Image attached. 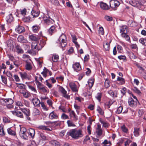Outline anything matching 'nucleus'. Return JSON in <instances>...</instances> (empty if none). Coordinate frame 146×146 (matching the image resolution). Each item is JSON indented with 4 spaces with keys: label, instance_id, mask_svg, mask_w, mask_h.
Wrapping results in <instances>:
<instances>
[{
    "label": "nucleus",
    "instance_id": "obj_60",
    "mask_svg": "<svg viewBox=\"0 0 146 146\" xmlns=\"http://www.w3.org/2000/svg\"><path fill=\"white\" fill-rule=\"evenodd\" d=\"M11 42L12 41L11 40H9L7 42V45L8 47H9L10 49L12 48L13 46V44L11 43Z\"/></svg>",
    "mask_w": 146,
    "mask_h": 146
},
{
    "label": "nucleus",
    "instance_id": "obj_24",
    "mask_svg": "<svg viewBox=\"0 0 146 146\" xmlns=\"http://www.w3.org/2000/svg\"><path fill=\"white\" fill-rule=\"evenodd\" d=\"M17 40L18 41L22 43H26L27 42V40L21 35L19 36L17 38Z\"/></svg>",
    "mask_w": 146,
    "mask_h": 146
},
{
    "label": "nucleus",
    "instance_id": "obj_32",
    "mask_svg": "<svg viewBox=\"0 0 146 146\" xmlns=\"http://www.w3.org/2000/svg\"><path fill=\"white\" fill-rule=\"evenodd\" d=\"M27 132L29 134V135L32 138L34 137L35 134V131L34 129L32 128L29 129Z\"/></svg>",
    "mask_w": 146,
    "mask_h": 146
},
{
    "label": "nucleus",
    "instance_id": "obj_22",
    "mask_svg": "<svg viewBox=\"0 0 146 146\" xmlns=\"http://www.w3.org/2000/svg\"><path fill=\"white\" fill-rule=\"evenodd\" d=\"M35 7H34L32 9L31 12V15L33 16L34 17H37L40 14V12L38 9L35 10Z\"/></svg>",
    "mask_w": 146,
    "mask_h": 146
},
{
    "label": "nucleus",
    "instance_id": "obj_59",
    "mask_svg": "<svg viewBox=\"0 0 146 146\" xmlns=\"http://www.w3.org/2000/svg\"><path fill=\"white\" fill-rule=\"evenodd\" d=\"M104 84L105 87L108 88L110 86V81L106 79L105 81Z\"/></svg>",
    "mask_w": 146,
    "mask_h": 146
},
{
    "label": "nucleus",
    "instance_id": "obj_54",
    "mask_svg": "<svg viewBox=\"0 0 146 146\" xmlns=\"http://www.w3.org/2000/svg\"><path fill=\"white\" fill-rule=\"evenodd\" d=\"M3 125L0 126V135H5V133L4 132L3 129Z\"/></svg>",
    "mask_w": 146,
    "mask_h": 146
},
{
    "label": "nucleus",
    "instance_id": "obj_33",
    "mask_svg": "<svg viewBox=\"0 0 146 146\" xmlns=\"http://www.w3.org/2000/svg\"><path fill=\"white\" fill-rule=\"evenodd\" d=\"M39 136L40 139L43 141H45L48 139V137L43 133L40 132Z\"/></svg>",
    "mask_w": 146,
    "mask_h": 146
},
{
    "label": "nucleus",
    "instance_id": "obj_4",
    "mask_svg": "<svg viewBox=\"0 0 146 146\" xmlns=\"http://www.w3.org/2000/svg\"><path fill=\"white\" fill-rule=\"evenodd\" d=\"M129 3L132 6L137 7L140 10H143L144 9L143 5L142 3H140L139 1L135 0H133L129 1Z\"/></svg>",
    "mask_w": 146,
    "mask_h": 146
},
{
    "label": "nucleus",
    "instance_id": "obj_23",
    "mask_svg": "<svg viewBox=\"0 0 146 146\" xmlns=\"http://www.w3.org/2000/svg\"><path fill=\"white\" fill-rule=\"evenodd\" d=\"M15 31L18 33H21L25 31V29L23 27L19 25L15 29Z\"/></svg>",
    "mask_w": 146,
    "mask_h": 146
},
{
    "label": "nucleus",
    "instance_id": "obj_25",
    "mask_svg": "<svg viewBox=\"0 0 146 146\" xmlns=\"http://www.w3.org/2000/svg\"><path fill=\"white\" fill-rule=\"evenodd\" d=\"M29 37L30 40L34 41H38L41 38V37L36 36L34 35H29Z\"/></svg>",
    "mask_w": 146,
    "mask_h": 146
},
{
    "label": "nucleus",
    "instance_id": "obj_28",
    "mask_svg": "<svg viewBox=\"0 0 146 146\" xmlns=\"http://www.w3.org/2000/svg\"><path fill=\"white\" fill-rule=\"evenodd\" d=\"M7 131L9 135L13 136H16V133L15 131L13 130L11 128H9L7 129Z\"/></svg>",
    "mask_w": 146,
    "mask_h": 146
},
{
    "label": "nucleus",
    "instance_id": "obj_35",
    "mask_svg": "<svg viewBox=\"0 0 146 146\" xmlns=\"http://www.w3.org/2000/svg\"><path fill=\"white\" fill-rule=\"evenodd\" d=\"M121 36L124 38L127 41L130 42V38L127 34V33H121Z\"/></svg>",
    "mask_w": 146,
    "mask_h": 146
},
{
    "label": "nucleus",
    "instance_id": "obj_29",
    "mask_svg": "<svg viewBox=\"0 0 146 146\" xmlns=\"http://www.w3.org/2000/svg\"><path fill=\"white\" fill-rule=\"evenodd\" d=\"M38 128L39 129L44 130L48 131H51V129L49 128L48 126L43 125H40L38 127Z\"/></svg>",
    "mask_w": 146,
    "mask_h": 146
},
{
    "label": "nucleus",
    "instance_id": "obj_19",
    "mask_svg": "<svg viewBox=\"0 0 146 146\" xmlns=\"http://www.w3.org/2000/svg\"><path fill=\"white\" fill-rule=\"evenodd\" d=\"M69 116L70 117H73L74 121H76L78 120V117L76 115V114L73 110H72L69 113Z\"/></svg>",
    "mask_w": 146,
    "mask_h": 146
},
{
    "label": "nucleus",
    "instance_id": "obj_45",
    "mask_svg": "<svg viewBox=\"0 0 146 146\" xmlns=\"http://www.w3.org/2000/svg\"><path fill=\"white\" fill-rule=\"evenodd\" d=\"M50 2L52 4L55 6L60 5V3L58 0H50Z\"/></svg>",
    "mask_w": 146,
    "mask_h": 146
},
{
    "label": "nucleus",
    "instance_id": "obj_27",
    "mask_svg": "<svg viewBox=\"0 0 146 146\" xmlns=\"http://www.w3.org/2000/svg\"><path fill=\"white\" fill-rule=\"evenodd\" d=\"M15 105L17 106H18L19 109L18 110H21L22 108H24V105L23 102L21 101H17L15 102Z\"/></svg>",
    "mask_w": 146,
    "mask_h": 146
},
{
    "label": "nucleus",
    "instance_id": "obj_20",
    "mask_svg": "<svg viewBox=\"0 0 146 146\" xmlns=\"http://www.w3.org/2000/svg\"><path fill=\"white\" fill-rule=\"evenodd\" d=\"M58 117V115L54 111L50 113L49 115V117L51 119H57Z\"/></svg>",
    "mask_w": 146,
    "mask_h": 146
},
{
    "label": "nucleus",
    "instance_id": "obj_39",
    "mask_svg": "<svg viewBox=\"0 0 146 146\" xmlns=\"http://www.w3.org/2000/svg\"><path fill=\"white\" fill-rule=\"evenodd\" d=\"M140 130L139 128H135L133 132L134 135L136 137H138L139 135Z\"/></svg>",
    "mask_w": 146,
    "mask_h": 146
},
{
    "label": "nucleus",
    "instance_id": "obj_18",
    "mask_svg": "<svg viewBox=\"0 0 146 146\" xmlns=\"http://www.w3.org/2000/svg\"><path fill=\"white\" fill-rule=\"evenodd\" d=\"M72 68L74 71L77 72L81 70V67L79 63L76 62L72 65Z\"/></svg>",
    "mask_w": 146,
    "mask_h": 146
},
{
    "label": "nucleus",
    "instance_id": "obj_41",
    "mask_svg": "<svg viewBox=\"0 0 146 146\" xmlns=\"http://www.w3.org/2000/svg\"><path fill=\"white\" fill-rule=\"evenodd\" d=\"M117 80L119 82V84L120 85H123L125 82L124 79L123 78L118 77L117 79Z\"/></svg>",
    "mask_w": 146,
    "mask_h": 146
},
{
    "label": "nucleus",
    "instance_id": "obj_13",
    "mask_svg": "<svg viewBox=\"0 0 146 146\" xmlns=\"http://www.w3.org/2000/svg\"><path fill=\"white\" fill-rule=\"evenodd\" d=\"M59 90L63 94V97L67 99H69L70 98V96L66 94V91L64 89L63 87H60L59 88Z\"/></svg>",
    "mask_w": 146,
    "mask_h": 146
},
{
    "label": "nucleus",
    "instance_id": "obj_46",
    "mask_svg": "<svg viewBox=\"0 0 146 146\" xmlns=\"http://www.w3.org/2000/svg\"><path fill=\"white\" fill-rule=\"evenodd\" d=\"M40 91L44 94H47L49 92L48 90H47V88L44 86L42 88Z\"/></svg>",
    "mask_w": 146,
    "mask_h": 146
},
{
    "label": "nucleus",
    "instance_id": "obj_58",
    "mask_svg": "<svg viewBox=\"0 0 146 146\" xmlns=\"http://www.w3.org/2000/svg\"><path fill=\"white\" fill-rule=\"evenodd\" d=\"M2 82L5 84H7V78L5 76H1Z\"/></svg>",
    "mask_w": 146,
    "mask_h": 146
},
{
    "label": "nucleus",
    "instance_id": "obj_6",
    "mask_svg": "<svg viewBox=\"0 0 146 146\" xmlns=\"http://www.w3.org/2000/svg\"><path fill=\"white\" fill-rule=\"evenodd\" d=\"M94 81V79H92L89 80L88 82V84H86V86L87 88H89V90L88 89L86 93L88 96H91L92 94V92L90 90L93 85Z\"/></svg>",
    "mask_w": 146,
    "mask_h": 146
},
{
    "label": "nucleus",
    "instance_id": "obj_2",
    "mask_svg": "<svg viewBox=\"0 0 146 146\" xmlns=\"http://www.w3.org/2000/svg\"><path fill=\"white\" fill-rule=\"evenodd\" d=\"M20 131L19 134L20 137L25 139L27 140L29 137V134L27 131L25 127L19 125Z\"/></svg>",
    "mask_w": 146,
    "mask_h": 146
},
{
    "label": "nucleus",
    "instance_id": "obj_44",
    "mask_svg": "<svg viewBox=\"0 0 146 146\" xmlns=\"http://www.w3.org/2000/svg\"><path fill=\"white\" fill-rule=\"evenodd\" d=\"M59 59V56L58 55L53 54L51 60L53 62H56Z\"/></svg>",
    "mask_w": 146,
    "mask_h": 146
},
{
    "label": "nucleus",
    "instance_id": "obj_57",
    "mask_svg": "<svg viewBox=\"0 0 146 146\" xmlns=\"http://www.w3.org/2000/svg\"><path fill=\"white\" fill-rule=\"evenodd\" d=\"M99 33L100 35H103L104 34V29L102 27H100L99 28Z\"/></svg>",
    "mask_w": 146,
    "mask_h": 146
},
{
    "label": "nucleus",
    "instance_id": "obj_48",
    "mask_svg": "<svg viewBox=\"0 0 146 146\" xmlns=\"http://www.w3.org/2000/svg\"><path fill=\"white\" fill-rule=\"evenodd\" d=\"M19 12L23 16H25L26 15L27 13V9L25 8L20 9Z\"/></svg>",
    "mask_w": 146,
    "mask_h": 146
},
{
    "label": "nucleus",
    "instance_id": "obj_17",
    "mask_svg": "<svg viewBox=\"0 0 146 146\" xmlns=\"http://www.w3.org/2000/svg\"><path fill=\"white\" fill-rule=\"evenodd\" d=\"M69 86L73 91L74 92L78 91V88L75 83L73 82H70L69 84Z\"/></svg>",
    "mask_w": 146,
    "mask_h": 146
},
{
    "label": "nucleus",
    "instance_id": "obj_63",
    "mask_svg": "<svg viewBox=\"0 0 146 146\" xmlns=\"http://www.w3.org/2000/svg\"><path fill=\"white\" fill-rule=\"evenodd\" d=\"M123 110V107L122 106H119L117 108L116 113L117 114H119L121 113Z\"/></svg>",
    "mask_w": 146,
    "mask_h": 146
},
{
    "label": "nucleus",
    "instance_id": "obj_61",
    "mask_svg": "<svg viewBox=\"0 0 146 146\" xmlns=\"http://www.w3.org/2000/svg\"><path fill=\"white\" fill-rule=\"evenodd\" d=\"M61 117L63 119H69L68 116L64 113H63L62 114Z\"/></svg>",
    "mask_w": 146,
    "mask_h": 146
},
{
    "label": "nucleus",
    "instance_id": "obj_42",
    "mask_svg": "<svg viewBox=\"0 0 146 146\" xmlns=\"http://www.w3.org/2000/svg\"><path fill=\"white\" fill-rule=\"evenodd\" d=\"M117 91H114V92L111 90H110L108 92V93L109 94H110L111 96L112 97H117Z\"/></svg>",
    "mask_w": 146,
    "mask_h": 146
},
{
    "label": "nucleus",
    "instance_id": "obj_49",
    "mask_svg": "<svg viewBox=\"0 0 146 146\" xmlns=\"http://www.w3.org/2000/svg\"><path fill=\"white\" fill-rule=\"evenodd\" d=\"M40 112L39 110L36 108H34L33 110V114L34 115H39L40 114Z\"/></svg>",
    "mask_w": 146,
    "mask_h": 146
},
{
    "label": "nucleus",
    "instance_id": "obj_8",
    "mask_svg": "<svg viewBox=\"0 0 146 146\" xmlns=\"http://www.w3.org/2000/svg\"><path fill=\"white\" fill-rule=\"evenodd\" d=\"M110 7L113 9L115 10L116 8L119 5V2L116 0H111L110 2Z\"/></svg>",
    "mask_w": 146,
    "mask_h": 146
},
{
    "label": "nucleus",
    "instance_id": "obj_26",
    "mask_svg": "<svg viewBox=\"0 0 146 146\" xmlns=\"http://www.w3.org/2000/svg\"><path fill=\"white\" fill-rule=\"evenodd\" d=\"M120 33H127V27L126 25H123L119 27Z\"/></svg>",
    "mask_w": 146,
    "mask_h": 146
},
{
    "label": "nucleus",
    "instance_id": "obj_15",
    "mask_svg": "<svg viewBox=\"0 0 146 146\" xmlns=\"http://www.w3.org/2000/svg\"><path fill=\"white\" fill-rule=\"evenodd\" d=\"M39 45L38 43L33 42L31 44V48L34 51H38L41 49V48H39Z\"/></svg>",
    "mask_w": 146,
    "mask_h": 146
},
{
    "label": "nucleus",
    "instance_id": "obj_52",
    "mask_svg": "<svg viewBox=\"0 0 146 146\" xmlns=\"http://www.w3.org/2000/svg\"><path fill=\"white\" fill-rule=\"evenodd\" d=\"M139 41L142 44L146 46V38H141Z\"/></svg>",
    "mask_w": 146,
    "mask_h": 146
},
{
    "label": "nucleus",
    "instance_id": "obj_9",
    "mask_svg": "<svg viewBox=\"0 0 146 146\" xmlns=\"http://www.w3.org/2000/svg\"><path fill=\"white\" fill-rule=\"evenodd\" d=\"M95 134L97 137H99L102 134V130L101 128V125L98 124L96 128Z\"/></svg>",
    "mask_w": 146,
    "mask_h": 146
},
{
    "label": "nucleus",
    "instance_id": "obj_11",
    "mask_svg": "<svg viewBox=\"0 0 146 146\" xmlns=\"http://www.w3.org/2000/svg\"><path fill=\"white\" fill-rule=\"evenodd\" d=\"M137 100L134 101L132 98L129 99L128 103L129 106L132 107H135L136 106L137 104Z\"/></svg>",
    "mask_w": 146,
    "mask_h": 146
},
{
    "label": "nucleus",
    "instance_id": "obj_51",
    "mask_svg": "<svg viewBox=\"0 0 146 146\" xmlns=\"http://www.w3.org/2000/svg\"><path fill=\"white\" fill-rule=\"evenodd\" d=\"M23 58L24 59V61L26 62V61H29V60H31L30 59V57L28 55L24 54L23 56Z\"/></svg>",
    "mask_w": 146,
    "mask_h": 146
},
{
    "label": "nucleus",
    "instance_id": "obj_40",
    "mask_svg": "<svg viewBox=\"0 0 146 146\" xmlns=\"http://www.w3.org/2000/svg\"><path fill=\"white\" fill-rule=\"evenodd\" d=\"M19 74L22 79H25L28 78V75L25 72H19Z\"/></svg>",
    "mask_w": 146,
    "mask_h": 146
},
{
    "label": "nucleus",
    "instance_id": "obj_1",
    "mask_svg": "<svg viewBox=\"0 0 146 146\" xmlns=\"http://www.w3.org/2000/svg\"><path fill=\"white\" fill-rule=\"evenodd\" d=\"M68 135L73 138L78 139L82 136V131L80 129H72L68 132Z\"/></svg>",
    "mask_w": 146,
    "mask_h": 146
},
{
    "label": "nucleus",
    "instance_id": "obj_47",
    "mask_svg": "<svg viewBox=\"0 0 146 146\" xmlns=\"http://www.w3.org/2000/svg\"><path fill=\"white\" fill-rule=\"evenodd\" d=\"M121 129L123 132L125 133H127L128 131V129L124 125H123L121 126Z\"/></svg>",
    "mask_w": 146,
    "mask_h": 146
},
{
    "label": "nucleus",
    "instance_id": "obj_55",
    "mask_svg": "<svg viewBox=\"0 0 146 146\" xmlns=\"http://www.w3.org/2000/svg\"><path fill=\"white\" fill-rule=\"evenodd\" d=\"M102 96V94L101 93H98L96 96V98L98 100L99 102L101 101V99Z\"/></svg>",
    "mask_w": 146,
    "mask_h": 146
},
{
    "label": "nucleus",
    "instance_id": "obj_14",
    "mask_svg": "<svg viewBox=\"0 0 146 146\" xmlns=\"http://www.w3.org/2000/svg\"><path fill=\"white\" fill-rule=\"evenodd\" d=\"M32 62L31 60H29V61L27 60L26 62L25 68L28 70H31L32 68Z\"/></svg>",
    "mask_w": 146,
    "mask_h": 146
},
{
    "label": "nucleus",
    "instance_id": "obj_12",
    "mask_svg": "<svg viewBox=\"0 0 146 146\" xmlns=\"http://www.w3.org/2000/svg\"><path fill=\"white\" fill-rule=\"evenodd\" d=\"M21 110L26 115L28 120H30V118L29 117L30 115L29 110L24 107L23 108H22Z\"/></svg>",
    "mask_w": 146,
    "mask_h": 146
},
{
    "label": "nucleus",
    "instance_id": "obj_62",
    "mask_svg": "<svg viewBox=\"0 0 146 146\" xmlns=\"http://www.w3.org/2000/svg\"><path fill=\"white\" fill-rule=\"evenodd\" d=\"M23 104L24 105L27 107H29V101L25 100H23Z\"/></svg>",
    "mask_w": 146,
    "mask_h": 146
},
{
    "label": "nucleus",
    "instance_id": "obj_56",
    "mask_svg": "<svg viewBox=\"0 0 146 146\" xmlns=\"http://www.w3.org/2000/svg\"><path fill=\"white\" fill-rule=\"evenodd\" d=\"M133 90L135 93H137L139 95H140L141 94V91L136 87H135L133 88Z\"/></svg>",
    "mask_w": 146,
    "mask_h": 146
},
{
    "label": "nucleus",
    "instance_id": "obj_31",
    "mask_svg": "<svg viewBox=\"0 0 146 146\" xmlns=\"http://www.w3.org/2000/svg\"><path fill=\"white\" fill-rule=\"evenodd\" d=\"M100 121L102 124L103 127L105 128H108L110 126V124L107 121L100 119Z\"/></svg>",
    "mask_w": 146,
    "mask_h": 146
},
{
    "label": "nucleus",
    "instance_id": "obj_43",
    "mask_svg": "<svg viewBox=\"0 0 146 146\" xmlns=\"http://www.w3.org/2000/svg\"><path fill=\"white\" fill-rule=\"evenodd\" d=\"M39 26L37 25H34L32 27V30L34 33H36L39 30Z\"/></svg>",
    "mask_w": 146,
    "mask_h": 146
},
{
    "label": "nucleus",
    "instance_id": "obj_64",
    "mask_svg": "<svg viewBox=\"0 0 146 146\" xmlns=\"http://www.w3.org/2000/svg\"><path fill=\"white\" fill-rule=\"evenodd\" d=\"M3 121L5 123H9L10 121V119L9 118L4 117L3 118Z\"/></svg>",
    "mask_w": 146,
    "mask_h": 146
},
{
    "label": "nucleus",
    "instance_id": "obj_30",
    "mask_svg": "<svg viewBox=\"0 0 146 146\" xmlns=\"http://www.w3.org/2000/svg\"><path fill=\"white\" fill-rule=\"evenodd\" d=\"M12 113L15 115L21 118H23V116L22 112L20 111H12Z\"/></svg>",
    "mask_w": 146,
    "mask_h": 146
},
{
    "label": "nucleus",
    "instance_id": "obj_7",
    "mask_svg": "<svg viewBox=\"0 0 146 146\" xmlns=\"http://www.w3.org/2000/svg\"><path fill=\"white\" fill-rule=\"evenodd\" d=\"M47 15L48 16L47 17L45 16H44L43 17V19L45 23L48 25H50L54 23V21L52 19L50 18L49 15V14L48 12H47Z\"/></svg>",
    "mask_w": 146,
    "mask_h": 146
},
{
    "label": "nucleus",
    "instance_id": "obj_37",
    "mask_svg": "<svg viewBox=\"0 0 146 146\" xmlns=\"http://www.w3.org/2000/svg\"><path fill=\"white\" fill-rule=\"evenodd\" d=\"M100 6L102 9L104 10H107L108 9V6L105 3L101 2L100 3Z\"/></svg>",
    "mask_w": 146,
    "mask_h": 146
},
{
    "label": "nucleus",
    "instance_id": "obj_5",
    "mask_svg": "<svg viewBox=\"0 0 146 146\" xmlns=\"http://www.w3.org/2000/svg\"><path fill=\"white\" fill-rule=\"evenodd\" d=\"M1 102H5V105L7 108L9 109L13 108V106L12 104L13 103V101L11 99H5L4 100H1Z\"/></svg>",
    "mask_w": 146,
    "mask_h": 146
},
{
    "label": "nucleus",
    "instance_id": "obj_21",
    "mask_svg": "<svg viewBox=\"0 0 146 146\" xmlns=\"http://www.w3.org/2000/svg\"><path fill=\"white\" fill-rule=\"evenodd\" d=\"M40 40V43L39 44V48H41V49L46 44V38L45 37L44 38H41Z\"/></svg>",
    "mask_w": 146,
    "mask_h": 146
},
{
    "label": "nucleus",
    "instance_id": "obj_10",
    "mask_svg": "<svg viewBox=\"0 0 146 146\" xmlns=\"http://www.w3.org/2000/svg\"><path fill=\"white\" fill-rule=\"evenodd\" d=\"M111 42V40L104 41L103 42V47L106 51H109L110 49V44Z\"/></svg>",
    "mask_w": 146,
    "mask_h": 146
},
{
    "label": "nucleus",
    "instance_id": "obj_53",
    "mask_svg": "<svg viewBox=\"0 0 146 146\" xmlns=\"http://www.w3.org/2000/svg\"><path fill=\"white\" fill-rule=\"evenodd\" d=\"M28 86L29 88L34 93H36L37 92L36 90L34 87L30 85H28Z\"/></svg>",
    "mask_w": 146,
    "mask_h": 146
},
{
    "label": "nucleus",
    "instance_id": "obj_3",
    "mask_svg": "<svg viewBox=\"0 0 146 146\" xmlns=\"http://www.w3.org/2000/svg\"><path fill=\"white\" fill-rule=\"evenodd\" d=\"M60 42V46L62 47H65L67 45L66 42V37L65 35L62 34L58 39Z\"/></svg>",
    "mask_w": 146,
    "mask_h": 146
},
{
    "label": "nucleus",
    "instance_id": "obj_50",
    "mask_svg": "<svg viewBox=\"0 0 146 146\" xmlns=\"http://www.w3.org/2000/svg\"><path fill=\"white\" fill-rule=\"evenodd\" d=\"M67 123L68 127H75L76 126L73 122L71 120H68L67 121Z\"/></svg>",
    "mask_w": 146,
    "mask_h": 146
},
{
    "label": "nucleus",
    "instance_id": "obj_16",
    "mask_svg": "<svg viewBox=\"0 0 146 146\" xmlns=\"http://www.w3.org/2000/svg\"><path fill=\"white\" fill-rule=\"evenodd\" d=\"M15 50L18 54H22L24 52L21 46L18 44H17L15 47Z\"/></svg>",
    "mask_w": 146,
    "mask_h": 146
},
{
    "label": "nucleus",
    "instance_id": "obj_34",
    "mask_svg": "<svg viewBox=\"0 0 146 146\" xmlns=\"http://www.w3.org/2000/svg\"><path fill=\"white\" fill-rule=\"evenodd\" d=\"M32 101L35 106H39L40 101L37 98H34L32 99Z\"/></svg>",
    "mask_w": 146,
    "mask_h": 146
},
{
    "label": "nucleus",
    "instance_id": "obj_38",
    "mask_svg": "<svg viewBox=\"0 0 146 146\" xmlns=\"http://www.w3.org/2000/svg\"><path fill=\"white\" fill-rule=\"evenodd\" d=\"M55 27L54 26H52L48 30L49 33L52 35L53 33L56 31Z\"/></svg>",
    "mask_w": 146,
    "mask_h": 146
},
{
    "label": "nucleus",
    "instance_id": "obj_36",
    "mask_svg": "<svg viewBox=\"0 0 146 146\" xmlns=\"http://www.w3.org/2000/svg\"><path fill=\"white\" fill-rule=\"evenodd\" d=\"M13 18L11 14L7 16L6 17V21L8 23H11L13 21Z\"/></svg>",
    "mask_w": 146,
    "mask_h": 146
}]
</instances>
